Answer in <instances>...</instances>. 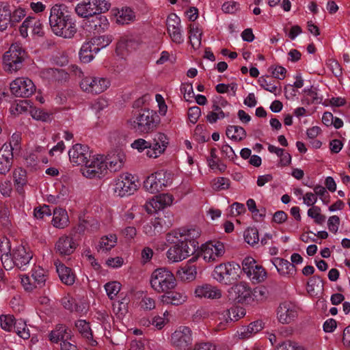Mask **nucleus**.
<instances>
[{
  "label": "nucleus",
  "mask_w": 350,
  "mask_h": 350,
  "mask_svg": "<svg viewBox=\"0 0 350 350\" xmlns=\"http://www.w3.org/2000/svg\"><path fill=\"white\" fill-rule=\"evenodd\" d=\"M200 235L197 228H179L166 234V241L174 245L169 248L167 257L172 262L181 261L194 255Z\"/></svg>",
  "instance_id": "1"
},
{
  "label": "nucleus",
  "mask_w": 350,
  "mask_h": 350,
  "mask_svg": "<svg viewBox=\"0 0 350 350\" xmlns=\"http://www.w3.org/2000/svg\"><path fill=\"white\" fill-rule=\"evenodd\" d=\"M49 21L53 32L58 36L70 38L77 31L74 15L64 4H56L51 8Z\"/></svg>",
  "instance_id": "2"
},
{
  "label": "nucleus",
  "mask_w": 350,
  "mask_h": 350,
  "mask_svg": "<svg viewBox=\"0 0 350 350\" xmlns=\"http://www.w3.org/2000/svg\"><path fill=\"white\" fill-rule=\"evenodd\" d=\"M160 122V118L153 110L142 108L135 111L131 125L136 133L145 135L153 132Z\"/></svg>",
  "instance_id": "3"
},
{
  "label": "nucleus",
  "mask_w": 350,
  "mask_h": 350,
  "mask_svg": "<svg viewBox=\"0 0 350 350\" xmlns=\"http://www.w3.org/2000/svg\"><path fill=\"white\" fill-rule=\"evenodd\" d=\"M168 145L167 136L162 133H157L154 135L151 141H146L144 139H135L131 144L133 148L137 149L139 152L146 150V154L150 158H157L164 152Z\"/></svg>",
  "instance_id": "4"
},
{
  "label": "nucleus",
  "mask_w": 350,
  "mask_h": 350,
  "mask_svg": "<svg viewBox=\"0 0 350 350\" xmlns=\"http://www.w3.org/2000/svg\"><path fill=\"white\" fill-rule=\"evenodd\" d=\"M241 273L240 265L232 261L216 265L212 272V277L220 284L232 285L240 279Z\"/></svg>",
  "instance_id": "5"
},
{
  "label": "nucleus",
  "mask_w": 350,
  "mask_h": 350,
  "mask_svg": "<svg viewBox=\"0 0 350 350\" xmlns=\"http://www.w3.org/2000/svg\"><path fill=\"white\" fill-rule=\"evenodd\" d=\"M150 284L154 291L164 293L171 291L176 286V280L170 269L166 267H160L152 272Z\"/></svg>",
  "instance_id": "6"
},
{
  "label": "nucleus",
  "mask_w": 350,
  "mask_h": 350,
  "mask_svg": "<svg viewBox=\"0 0 350 350\" xmlns=\"http://www.w3.org/2000/svg\"><path fill=\"white\" fill-rule=\"evenodd\" d=\"M68 156L71 163L77 165H84L82 170L83 174L86 177L88 170H94L96 165L97 155L91 156L89 147L86 145L77 144L68 151ZM97 163H98L97 161Z\"/></svg>",
  "instance_id": "7"
},
{
  "label": "nucleus",
  "mask_w": 350,
  "mask_h": 350,
  "mask_svg": "<svg viewBox=\"0 0 350 350\" xmlns=\"http://www.w3.org/2000/svg\"><path fill=\"white\" fill-rule=\"evenodd\" d=\"M27 53L20 43H13L3 57L4 69L10 73L16 72L23 67Z\"/></svg>",
  "instance_id": "8"
},
{
  "label": "nucleus",
  "mask_w": 350,
  "mask_h": 350,
  "mask_svg": "<svg viewBox=\"0 0 350 350\" xmlns=\"http://www.w3.org/2000/svg\"><path fill=\"white\" fill-rule=\"evenodd\" d=\"M224 253V245L219 241H209L202 244L200 247L198 243L194 255L190 258V262H196L201 256L206 262L216 261Z\"/></svg>",
  "instance_id": "9"
},
{
  "label": "nucleus",
  "mask_w": 350,
  "mask_h": 350,
  "mask_svg": "<svg viewBox=\"0 0 350 350\" xmlns=\"http://www.w3.org/2000/svg\"><path fill=\"white\" fill-rule=\"evenodd\" d=\"M96 161L99 163L96 162V165L93 167L94 170H88L86 172L87 178H100L107 170L110 172H116L120 170L122 166V161L120 157H104L103 155L98 154Z\"/></svg>",
  "instance_id": "10"
},
{
  "label": "nucleus",
  "mask_w": 350,
  "mask_h": 350,
  "mask_svg": "<svg viewBox=\"0 0 350 350\" xmlns=\"http://www.w3.org/2000/svg\"><path fill=\"white\" fill-rule=\"evenodd\" d=\"M110 6L105 0H83L75 7V12L79 16L89 18L108 11Z\"/></svg>",
  "instance_id": "11"
},
{
  "label": "nucleus",
  "mask_w": 350,
  "mask_h": 350,
  "mask_svg": "<svg viewBox=\"0 0 350 350\" xmlns=\"http://www.w3.org/2000/svg\"><path fill=\"white\" fill-rule=\"evenodd\" d=\"M172 183V174L165 170L157 171L148 176L144 182L146 191L155 193Z\"/></svg>",
  "instance_id": "12"
},
{
  "label": "nucleus",
  "mask_w": 350,
  "mask_h": 350,
  "mask_svg": "<svg viewBox=\"0 0 350 350\" xmlns=\"http://www.w3.org/2000/svg\"><path fill=\"white\" fill-rule=\"evenodd\" d=\"M228 299L234 303L250 304L254 301L252 288L245 282L236 284L228 290Z\"/></svg>",
  "instance_id": "13"
},
{
  "label": "nucleus",
  "mask_w": 350,
  "mask_h": 350,
  "mask_svg": "<svg viewBox=\"0 0 350 350\" xmlns=\"http://www.w3.org/2000/svg\"><path fill=\"white\" fill-rule=\"evenodd\" d=\"M172 346L178 350H189L193 342V332L187 326H180L172 334Z\"/></svg>",
  "instance_id": "14"
},
{
  "label": "nucleus",
  "mask_w": 350,
  "mask_h": 350,
  "mask_svg": "<svg viewBox=\"0 0 350 350\" xmlns=\"http://www.w3.org/2000/svg\"><path fill=\"white\" fill-rule=\"evenodd\" d=\"M136 178L131 174H121L115 181L114 193L120 197L129 196L137 189Z\"/></svg>",
  "instance_id": "15"
},
{
  "label": "nucleus",
  "mask_w": 350,
  "mask_h": 350,
  "mask_svg": "<svg viewBox=\"0 0 350 350\" xmlns=\"http://www.w3.org/2000/svg\"><path fill=\"white\" fill-rule=\"evenodd\" d=\"M46 271L40 267H36L31 271V275H23L21 284L27 291H32L33 288H42L45 285L47 275Z\"/></svg>",
  "instance_id": "16"
},
{
  "label": "nucleus",
  "mask_w": 350,
  "mask_h": 350,
  "mask_svg": "<svg viewBox=\"0 0 350 350\" xmlns=\"http://www.w3.org/2000/svg\"><path fill=\"white\" fill-rule=\"evenodd\" d=\"M109 86V81L105 78L85 77L82 79L80 87L83 92L98 94Z\"/></svg>",
  "instance_id": "17"
},
{
  "label": "nucleus",
  "mask_w": 350,
  "mask_h": 350,
  "mask_svg": "<svg viewBox=\"0 0 350 350\" xmlns=\"http://www.w3.org/2000/svg\"><path fill=\"white\" fill-rule=\"evenodd\" d=\"M35 90L33 83L28 78H17L10 83V91L16 97H29Z\"/></svg>",
  "instance_id": "18"
},
{
  "label": "nucleus",
  "mask_w": 350,
  "mask_h": 350,
  "mask_svg": "<svg viewBox=\"0 0 350 350\" xmlns=\"http://www.w3.org/2000/svg\"><path fill=\"white\" fill-rule=\"evenodd\" d=\"M10 255L14 258L15 267L21 271H25L29 267L33 257L30 249L23 245L14 247Z\"/></svg>",
  "instance_id": "19"
},
{
  "label": "nucleus",
  "mask_w": 350,
  "mask_h": 350,
  "mask_svg": "<svg viewBox=\"0 0 350 350\" xmlns=\"http://www.w3.org/2000/svg\"><path fill=\"white\" fill-rule=\"evenodd\" d=\"M77 244L72 237L62 236L55 244V252L60 256H70L75 251Z\"/></svg>",
  "instance_id": "20"
},
{
  "label": "nucleus",
  "mask_w": 350,
  "mask_h": 350,
  "mask_svg": "<svg viewBox=\"0 0 350 350\" xmlns=\"http://www.w3.org/2000/svg\"><path fill=\"white\" fill-rule=\"evenodd\" d=\"M297 316L295 306L291 302L284 301L277 309V317L281 323L288 324L294 321Z\"/></svg>",
  "instance_id": "21"
},
{
  "label": "nucleus",
  "mask_w": 350,
  "mask_h": 350,
  "mask_svg": "<svg viewBox=\"0 0 350 350\" xmlns=\"http://www.w3.org/2000/svg\"><path fill=\"white\" fill-rule=\"evenodd\" d=\"M196 297L207 299H219L221 296V291L217 287L205 284L196 287L195 290Z\"/></svg>",
  "instance_id": "22"
},
{
  "label": "nucleus",
  "mask_w": 350,
  "mask_h": 350,
  "mask_svg": "<svg viewBox=\"0 0 350 350\" xmlns=\"http://www.w3.org/2000/svg\"><path fill=\"white\" fill-rule=\"evenodd\" d=\"M55 266L57 273L62 282L68 286L72 285L76 279V275L72 269L62 262H55Z\"/></svg>",
  "instance_id": "23"
},
{
  "label": "nucleus",
  "mask_w": 350,
  "mask_h": 350,
  "mask_svg": "<svg viewBox=\"0 0 350 350\" xmlns=\"http://www.w3.org/2000/svg\"><path fill=\"white\" fill-rule=\"evenodd\" d=\"M173 199V196L171 194H159L150 200L148 206H151L154 211H157L171 205Z\"/></svg>",
  "instance_id": "24"
},
{
  "label": "nucleus",
  "mask_w": 350,
  "mask_h": 350,
  "mask_svg": "<svg viewBox=\"0 0 350 350\" xmlns=\"http://www.w3.org/2000/svg\"><path fill=\"white\" fill-rule=\"evenodd\" d=\"M99 51L100 48L93 45L91 41L85 42L79 53L80 60L83 63H89Z\"/></svg>",
  "instance_id": "25"
},
{
  "label": "nucleus",
  "mask_w": 350,
  "mask_h": 350,
  "mask_svg": "<svg viewBox=\"0 0 350 350\" xmlns=\"http://www.w3.org/2000/svg\"><path fill=\"white\" fill-rule=\"evenodd\" d=\"M173 221V217L170 213L163 217H158L152 221L157 234L165 232L172 226Z\"/></svg>",
  "instance_id": "26"
},
{
  "label": "nucleus",
  "mask_w": 350,
  "mask_h": 350,
  "mask_svg": "<svg viewBox=\"0 0 350 350\" xmlns=\"http://www.w3.org/2000/svg\"><path fill=\"white\" fill-rule=\"evenodd\" d=\"M12 8L6 2H0V31L6 29L11 20Z\"/></svg>",
  "instance_id": "27"
},
{
  "label": "nucleus",
  "mask_w": 350,
  "mask_h": 350,
  "mask_svg": "<svg viewBox=\"0 0 350 350\" xmlns=\"http://www.w3.org/2000/svg\"><path fill=\"white\" fill-rule=\"evenodd\" d=\"M164 293L165 295L163 296L162 301L167 304L178 306L183 304L187 299V296L179 292L169 291Z\"/></svg>",
  "instance_id": "28"
},
{
  "label": "nucleus",
  "mask_w": 350,
  "mask_h": 350,
  "mask_svg": "<svg viewBox=\"0 0 350 350\" xmlns=\"http://www.w3.org/2000/svg\"><path fill=\"white\" fill-rule=\"evenodd\" d=\"M68 223L66 211L63 208H55L53 212L52 224L55 228H64Z\"/></svg>",
  "instance_id": "29"
},
{
  "label": "nucleus",
  "mask_w": 350,
  "mask_h": 350,
  "mask_svg": "<svg viewBox=\"0 0 350 350\" xmlns=\"http://www.w3.org/2000/svg\"><path fill=\"white\" fill-rule=\"evenodd\" d=\"M92 21H89L91 29L99 33L104 31L108 28L109 22L106 16L100 15V14L94 15Z\"/></svg>",
  "instance_id": "30"
},
{
  "label": "nucleus",
  "mask_w": 350,
  "mask_h": 350,
  "mask_svg": "<svg viewBox=\"0 0 350 350\" xmlns=\"http://www.w3.org/2000/svg\"><path fill=\"white\" fill-rule=\"evenodd\" d=\"M226 135L228 138L236 142L242 141L247 135L245 130L242 126L236 125L228 126Z\"/></svg>",
  "instance_id": "31"
},
{
  "label": "nucleus",
  "mask_w": 350,
  "mask_h": 350,
  "mask_svg": "<svg viewBox=\"0 0 350 350\" xmlns=\"http://www.w3.org/2000/svg\"><path fill=\"white\" fill-rule=\"evenodd\" d=\"M114 14L116 16L117 23L120 25L128 24L135 18L134 12L128 7L117 10Z\"/></svg>",
  "instance_id": "32"
},
{
  "label": "nucleus",
  "mask_w": 350,
  "mask_h": 350,
  "mask_svg": "<svg viewBox=\"0 0 350 350\" xmlns=\"http://www.w3.org/2000/svg\"><path fill=\"white\" fill-rule=\"evenodd\" d=\"M13 178L14 186L19 194L24 192L23 187L27 183L26 172L22 169H16L14 171Z\"/></svg>",
  "instance_id": "33"
},
{
  "label": "nucleus",
  "mask_w": 350,
  "mask_h": 350,
  "mask_svg": "<svg viewBox=\"0 0 350 350\" xmlns=\"http://www.w3.org/2000/svg\"><path fill=\"white\" fill-rule=\"evenodd\" d=\"M17 319L12 314H1L0 316V326L6 332H13Z\"/></svg>",
  "instance_id": "34"
},
{
  "label": "nucleus",
  "mask_w": 350,
  "mask_h": 350,
  "mask_svg": "<svg viewBox=\"0 0 350 350\" xmlns=\"http://www.w3.org/2000/svg\"><path fill=\"white\" fill-rule=\"evenodd\" d=\"M253 283H259L266 278V272L262 266L256 265L252 269L251 274H247Z\"/></svg>",
  "instance_id": "35"
},
{
  "label": "nucleus",
  "mask_w": 350,
  "mask_h": 350,
  "mask_svg": "<svg viewBox=\"0 0 350 350\" xmlns=\"http://www.w3.org/2000/svg\"><path fill=\"white\" fill-rule=\"evenodd\" d=\"M75 326L83 337L88 340L92 339V332L88 322L80 319L75 323Z\"/></svg>",
  "instance_id": "36"
},
{
  "label": "nucleus",
  "mask_w": 350,
  "mask_h": 350,
  "mask_svg": "<svg viewBox=\"0 0 350 350\" xmlns=\"http://www.w3.org/2000/svg\"><path fill=\"white\" fill-rule=\"evenodd\" d=\"M226 318L230 319V322H235L243 317L245 314V310L241 307H232L229 310L224 311Z\"/></svg>",
  "instance_id": "37"
},
{
  "label": "nucleus",
  "mask_w": 350,
  "mask_h": 350,
  "mask_svg": "<svg viewBox=\"0 0 350 350\" xmlns=\"http://www.w3.org/2000/svg\"><path fill=\"white\" fill-rule=\"evenodd\" d=\"M13 331L24 340H27L30 337L29 330L27 327V324L21 319H17Z\"/></svg>",
  "instance_id": "38"
},
{
  "label": "nucleus",
  "mask_w": 350,
  "mask_h": 350,
  "mask_svg": "<svg viewBox=\"0 0 350 350\" xmlns=\"http://www.w3.org/2000/svg\"><path fill=\"white\" fill-rule=\"evenodd\" d=\"M117 238L115 234H109L103 237L98 244L99 250L109 251L116 245Z\"/></svg>",
  "instance_id": "39"
},
{
  "label": "nucleus",
  "mask_w": 350,
  "mask_h": 350,
  "mask_svg": "<svg viewBox=\"0 0 350 350\" xmlns=\"http://www.w3.org/2000/svg\"><path fill=\"white\" fill-rule=\"evenodd\" d=\"M194 262H190V259L188 261V264L183 268V275L182 276L184 280L192 281L193 280L197 275V267L195 265H193Z\"/></svg>",
  "instance_id": "40"
},
{
  "label": "nucleus",
  "mask_w": 350,
  "mask_h": 350,
  "mask_svg": "<svg viewBox=\"0 0 350 350\" xmlns=\"http://www.w3.org/2000/svg\"><path fill=\"white\" fill-rule=\"evenodd\" d=\"M307 286L308 291L311 294L314 293L315 287H317L319 291H323V280L319 275H313L310 278Z\"/></svg>",
  "instance_id": "41"
},
{
  "label": "nucleus",
  "mask_w": 350,
  "mask_h": 350,
  "mask_svg": "<svg viewBox=\"0 0 350 350\" xmlns=\"http://www.w3.org/2000/svg\"><path fill=\"white\" fill-rule=\"evenodd\" d=\"M273 265L279 272L286 270V273H290L295 269L294 265L289 261L283 258H275L273 261Z\"/></svg>",
  "instance_id": "42"
},
{
  "label": "nucleus",
  "mask_w": 350,
  "mask_h": 350,
  "mask_svg": "<svg viewBox=\"0 0 350 350\" xmlns=\"http://www.w3.org/2000/svg\"><path fill=\"white\" fill-rule=\"evenodd\" d=\"M121 288V284L116 281L109 282L105 284V289L110 299H113L117 295Z\"/></svg>",
  "instance_id": "43"
},
{
  "label": "nucleus",
  "mask_w": 350,
  "mask_h": 350,
  "mask_svg": "<svg viewBox=\"0 0 350 350\" xmlns=\"http://www.w3.org/2000/svg\"><path fill=\"white\" fill-rule=\"evenodd\" d=\"M245 241L250 245H254L259 241L258 232L256 228H249L244 232Z\"/></svg>",
  "instance_id": "44"
},
{
  "label": "nucleus",
  "mask_w": 350,
  "mask_h": 350,
  "mask_svg": "<svg viewBox=\"0 0 350 350\" xmlns=\"http://www.w3.org/2000/svg\"><path fill=\"white\" fill-rule=\"evenodd\" d=\"M189 39L191 44L193 47L195 46V44L198 46L200 45L201 43V32L197 27H195L194 25L191 24L189 25Z\"/></svg>",
  "instance_id": "45"
},
{
  "label": "nucleus",
  "mask_w": 350,
  "mask_h": 350,
  "mask_svg": "<svg viewBox=\"0 0 350 350\" xmlns=\"http://www.w3.org/2000/svg\"><path fill=\"white\" fill-rule=\"evenodd\" d=\"M93 45L98 46L100 49L105 48L112 42V36L104 35L94 37L91 40Z\"/></svg>",
  "instance_id": "46"
},
{
  "label": "nucleus",
  "mask_w": 350,
  "mask_h": 350,
  "mask_svg": "<svg viewBox=\"0 0 350 350\" xmlns=\"http://www.w3.org/2000/svg\"><path fill=\"white\" fill-rule=\"evenodd\" d=\"M180 28L181 25L175 27L172 30V28L167 29V33L172 40L176 44H181L184 42V37Z\"/></svg>",
  "instance_id": "47"
},
{
  "label": "nucleus",
  "mask_w": 350,
  "mask_h": 350,
  "mask_svg": "<svg viewBox=\"0 0 350 350\" xmlns=\"http://www.w3.org/2000/svg\"><path fill=\"white\" fill-rule=\"evenodd\" d=\"M225 316V312H222L219 317L218 319L215 321V325L214 329L216 332L221 331L226 329L228 327L230 326L231 322L230 319L228 317L226 318Z\"/></svg>",
  "instance_id": "48"
},
{
  "label": "nucleus",
  "mask_w": 350,
  "mask_h": 350,
  "mask_svg": "<svg viewBox=\"0 0 350 350\" xmlns=\"http://www.w3.org/2000/svg\"><path fill=\"white\" fill-rule=\"evenodd\" d=\"M303 92L307 96L304 101L308 104L318 103L321 102V99H319L316 90L313 87H310V88H305L303 90Z\"/></svg>",
  "instance_id": "49"
},
{
  "label": "nucleus",
  "mask_w": 350,
  "mask_h": 350,
  "mask_svg": "<svg viewBox=\"0 0 350 350\" xmlns=\"http://www.w3.org/2000/svg\"><path fill=\"white\" fill-rule=\"evenodd\" d=\"M14 150H15L12 148L11 145L4 144L0 149V159L13 161Z\"/></svg>",
  "instance_id": "50"
},
{
  "label": "nucleus",
  "mask_w": 350,
  "mask_h": 350,
  "mask_svg": "<svg viewBox=\"0 0 350 350\" xmlns=\"http://www.w3.org/2000/svg\"><path fill=\"white\" fill-rule=\"evenodd\" d=\"M221 152L224 158L228 159L234 163H235L234 159L238 158V156L234 152L232 148L227 144H224L221 147Z\"/></svg>",
  "instance_id": "51"
},
{
  "label": "nucleus",
  "mask_w": 350,
  "mask_h": 350,
  "mask_svg": "<svg viewBox=\"0 0 350 350\" xmlns=\"http://www.w3.org/2000/svg\"><path fill=\"white\" fill-rule=\"evenodd\" d=\"M275 350H304V348L297 345V343L286 340L278 345Z\"/></svg>",
  "instance_id": "52"
},
{
  "label": "nucleus",
  "mask_w": 350,
  "mask_h": 350,
  "mask_svg": "<svg viewBox=\"0 0 350 350\" xmlns=\"http://www.w3.org/2000/svg\"><path fill=\"white\" fill-rule=\"evenodd\" d=\"M55 329L57 330V333L60 335L62 342L65 340H72L71 332L66 328L65 325H57Z\"/></svg>",
  "instance_id": "53"
},
{
  "label": "nucleus",
  "mask_w": 350,
  "mask_h": 350,
  "mask_svg": "<svg viewBox=\"0 0 350 350\" xmlns=\"http://www.w3.org/2000/svg\"><path fill=\"white\" fill-rule=\"evenodd\" d=\"M25 16V11L24 9L18 8L14 11L12 10L10 25L14 26L16 23H18Z\"/></svg>",
  "instance_id": "54"
},
{
  "label": "nucleus",
  "mask_w": 350,
  "mask_h": 350,
  "mask_svg": "<svg viewBox=\"0 0 350 350\" xmlns=\"http://www.w3.org/2000/svg\"><path fill=\"white\" fill-rule=\"evenodd\" d=\"M256 265V261L252 257H246L242 262V269L245 273L251 274L252 269Z\"/></svg>",
  "instance_id": "55"
},
{
  "label": "nucleus",
  "mask_w": 350,
  "mask_h": 350,
  "mask_svg": "<svg viewBox=\"0 0 350 350\" xmlns=\"http://www.w3.org/2000/svg\"><path fill=\"white\" fill-rule=\"evenodd\" d=\"M1 260L4 269L6 270H11L15 267L14 258H12L10 254H2Z\"/></svg>",
  "instance_id": "56"
},
{
  "label": "nucleus",
  "mask_w": 350,
  "mask_h": 350,
  "mask_svg": "<svg viewBox=\"0 0 350 350\" xmlns=\"http://www.w3.org/2000/svg\"><path fill=\"white\" fill-rule=\"evenodd\" d=\"M51 209L49 206L44 205L41 207H36L34 208L33 215L37 219H42L44 216L51 215Z\"/></svg>",
  "instance_id": "57"
},
{
  "label": "nucleus",
  "mask_w": 350,
  "mask_h": 350,
  "mask_svg": "<svg viewBox=\"0 0 350 350\" xmlns=\"http://www.w3.org/2000/svg\"><path fill=\"white\" fill-rule=\"evenodd\" d=\"M200 115H201V109L198 106L191 107L188 110V118H189L190 122L193 124H195L197 122Z\"/></svg>",
  "instance_id": "58"
},
{
  "label": "nucleus",
  "mask_w": 350,
  "mask_h": 350,
  "mask_svg": "<svg viewBox=\"0 0 350 350\" xmlns=\"http://www.w3.org/2000/svg\"><path fill=\"white\" fill-rule=\"evenodd\" d=\"M230 180L226 177H219L214 183V187L217 190L227 189L230 187Z\"/></svg>",
  "instance_id": "59"
},
{
  "label": "nucleus",
  "mask_w": 350,
  "mask_h": 350,
  "mask_svg": "<svg viewBox=\"0 0 350 350\" xmlns=\"http://www.w3.org/2000/svg\"><path fill=\"white\" fill-rule=\"evenodd\" d=\"M166 25L167 29H168V28H172V30L175 27L180 26V19L176 14L171 13L167 16Z\"/></svg>",
  "instance_id": "60"
},
{
  "label": "nucleus",
  "mask_w": 350,
  "mask_h": 350,
  "mask_svg": "<svg viewBox=\"0 0 350 350\" xmlns=\"http://www.w3.org/2000/svg\"><path fill=\"white\" fill-rule=\"evenodd\" d=\"M239 4L234 1H228L221 6L222 10L225 13L233 14L239 9Z\"/></svg>",
  "instance_id": "61"
},
{
  "label": "nucleus",
  "mask_w": 350,
  "mask_h": 350,
  "mask_svg": "<svg viewBox=\"0 0 350 350\" xmlns=\"http://www.w3.org/2000/svg\"><path fill=\"white\" fill-rule=\"evenodd\" d=\"M340 219L336 215L331 216L327 221L328 229L330 232L336 233L338 230Z\"/></svg>",
  "instance_id": "62"
},
{
  "label": "nucleus",
  "mask_w": 350,
  "mask_h": 350,
  "mask_svg": "<svg viewBox=\"0 0 350 350\" xmlns=\"http://www.w3.org/2000/svg\"><path fill=\"white\" fill-rule=\"evenodd\" d=\"M269 69L271 70V73L275 78L281 80L285 77L286 70L283 66H277L275 68L271 66Z\"/></svg>",
  "instance_id": "63"
},
{
  "label": "nucleus",
  "mask_w": 350,
  "mask_h": 350,
  "mask_svg": "<svg viewBox=\"0 0 350 350\" xmlns=\"http://www.w3.org/2000/svg\"><path fill=\"white\" fill-rule=\"evenodd\" d=\"M141 307L144 310H152L155 308L154 299L150 297H144L141 301Z\"/></svg>",
  "instance_id": "64"
}]
</instances>
